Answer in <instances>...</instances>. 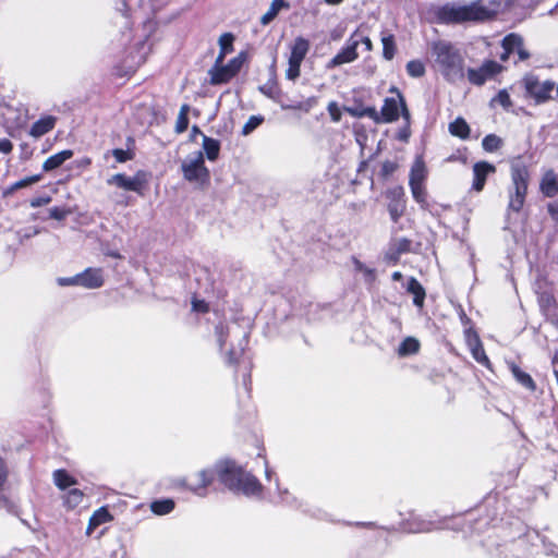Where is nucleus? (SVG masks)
Listing matches in <instances>:
<instances>
[{
    "label": "nucleus",
    "mask_w": 558,
    "mask_h": 558,
    "mask_svg": "<svg viewBox=\"0 0 558 558\" xmlns=\"http://www.w3.org/2000/svg\"><path fill=\"white\" fill-rule=\"evenodd\" d=\"M57 283L60 287H69V286H78L80 287V276L77 274L73 277H59V278H57Z\"/></svg>",
    "instance_id": "49530a36"
},
{
    "label": "nucleus",
    "mask_w": 558,
    "mask_h": 558,
    "mask_svg": "<svg viewBox=\"0 0 558 558\" xmlns=\"http://www.w3.org/2000/svg\"><path fill=\"white\" fill-rule=\"evenodd\" d=\"M363 43L365 44V46H367V48H371V40L368 38H364Z\"/></svg>",
    "instance_id": "774afa93"
},
{
    "label": "nucleus",
    "mask_w": 558,
    "mask_h": 558,
    "mask_svg": "<svg viewBox=\"0 0 558 558\" xmlns=\"http://www.w3.org/2000/svg\"><path fill=\"white\" fill-rule=\"evenodd\" d=\"M433 51L436 68L448 82L456 83L464 77V59L453 46L439 41L434 45Z\"/></svg>",
    "instance_id": "f03ea898"
},
{
    "label": "nucleus",
    "mask_w": 558,
    "mask_h": 558,
    "mask_svg": "<svg viewBox=\"0 0 558 558\" xmlns=\"http://www.w3.org/2000/svg\"><path fill=\"white\" fill-rule=\"evenodd\" d=\"M110 153L114 157L117 162H120V163H123V162H126V161L133 159V154L130 150L116 148V149L111 150Z\"/></svg>",
    "instance_id": "37998d69"
},
{
    "label": "nucleus",
    "mask_w": 558,
    "mask_h": 558,
    "mask_svg": "<svg viewBox=\"0 0 558 558\" xmlns=\"http://www.w3.org/2000/svg\"><path fill=\"white\" fill-rule=\"evenodd\" d=\"M381 43H383L384 57L387 60H391L393 58L395 51H396L393 37L392 36L383 37Z\"/></svg>",
    "instance_id": "a19ab883"
},
{
    "label": "nucleus",
    "mask_w": 558,
    "mask_h": 558,
    "mask_svg": "<svg viewBox=\"0 0 558 558\" xmlns=\"http://www.w3.org/2000/svg\"><path fill=\"white\" fill-rule=\"evenodd\" d=\"M73 157V150L65 149L59 151L45 160L43 163L44 171H52L63 165L66 160Z\"/></svg>",
    "instance_id": "aec40b11"
},
{
    "label": "nucleus",
    "mask_w": 558,
    "mask_h": 558,
    "mask_svg": "<svg viewBox=\"0 0 558 558\" xmlns=\"http://www.w3.org/2000/svg\"><path fill=\"white\" fill-rule=\"evenodd\" d=\"M80 276V287L85 289H98L104 284V272L101 268H87Z\"/></svg>",
    "instance_id": "4468645a"
},
{
    "label": "nucleus",
    "mask_w": 558,
    "mask_h": 558,
    "mask_svg": "<svg viewBox=\"0 0 558 558\" xmlns=\"http://www.w3.org/2000/svg\"><path fill=\"white\" fill-rule=\"evenodd\" d=\"M56 125V118L52 116H45L37 120L35 123H33L29 135L39 138L43 135L50 132Z\"/></svg>",
    "instance_id": "6ab92c4d"
},
{
    "label": "nucleus",
    "mask_w": 558,
    "mask_h": 558,
    "mask_svg": "<svg viewBox=\"0 0 558 558\" xmlns=\"http://www.w3.org/2000/svg\"><path fill=\"white\" fill-rule=\"evenodd\" d=\"M418 349L420 342L415 338L408 337L399 345L398 354L401 356L414 354L418 351Z\"/></svg>",
    "instance_id": "473e14b6"
},
{
    "label": "nucleus",
    "mask_w": 558,
    "mask_h": 558,
    "mask_svg": "<svg viewBox=\"0 0 558 558\" xmlns=\"http://www.w3.org/2000/svg\"><path fill=\"white\" fill-rule=\"evenodd\" d=\"M150 508L154 513L163 515L170 513L174 509V502L171 499L154 501Z\"/></svg>",
    "instance_id": "c9c22d12"
},
{
    "label": "nucleus",
    "mask_w": 558,
    "mask_h": 558,
    "mask_svg": "<svg viewBox=\"0 0 558 558\" xmlns=\"http://www.w3.org/2000/svg\"><path fill=\"white\" fill-rule=\"evenodd\" d=\"M403 189L396 187L388 193V197L391 198V202L388 205V210L391 219L397 222L399 218L403 215L405 209V204L403 201Z\"/></svg>",
    "instance_id": "2eb2a0df"
},
{
    "label": "nucleus",
    "mask_w": 558,
    "mask_h": 558,
    "mask_svg": "<svg viewBox=\"0 0 558 558\" xmlns=\"http://www.w3.org/2000/svg\"><path fill=\"white\" fill-rule=\"evenodd\" d=\"M242 59L233 58L227 64L223 61L218 62L216 59L214 66L208 71L210 83L219 85L229 82L241 69Z\"/></svg>",
    "instance_id": "9d476101"
},
{
    "label": "nucleus",
    "mask_w": 558,
    "mask_h": 558,
    "mask_svg": "<svg viewBox=\"0 0 558 558\" xmlns=\"http://www.w3.org/2000/svg\"><path fill=\"white\" fill-rule=\"evenodd\" d=\"M343 110L355 118L368 117L373 121L379 120V112L374 107L351 106L344 107Z\"/></svg>",
    "instance_id": "b1692460"
},
{
    "label": "nucleus",
    "mask_w": 558,
    "mask_h": 558,
    "mask_svg": "<svg viewBox=\"0 0 558 558\" xmlns=\"http://www.w3.org/2000/svg\"><path fill=\"white\" fill-rule=\"evenodd\" d=\"M216 476V468L214 470L204 469L194 475V480L187 482L185 477H178L173 480V485L177 487H184L197 496L204 497L206 488L213 483Z\"/></svg>",
    "instance_id": "1a4fd4ad"
},
{
    "label": "nucleus",
    "mask_w": 558,
    "mask_h": 558,
    "mask_svg": "<svg viewBox=\"0 0 558 558\" xmlns=\"http://www.w3.org/2000/svg\"><path fill=\"white\" fill-rule=\"evenodd\" d=\"M264 122L263 116H251L242 128V135L246 136Z\"/></svg>",
    "instance_id": "58836bf2"
},
{
    "label": "nucleus",
    "mask_w": 558,
    "mask_h": 558,
    "mask_svg": "<svg viewBox=\"0 0 558 558\" xmlns=\"http://www.w3.org/2000/svg\"><path fill=\"white\" fill-rule=\"evenodd\" d=\"M72 214V210L66 207H52L49 209V216L56 220H63L65 217Z\"/></svg>",
    "instance_id": "c03bdc74"
},
{
    "label": "nucleus",
    "mask_w": 558,
    "mask_h": 558,
    "mask_svg": "<svg viewBox=\"0 0 558 558\" xmlns=\"http://www.w3.org/2000/svg\"><path fill=\"white\" fill-rule=\"evenodd\" d=\"M83 500L84 494L78 488H71L63 495V502L70 509L76 508Z\"/></svg>",
    "instance_id": "c85d7f7f"
},
{
    "label": "nucleus",
    "mask_w": 558,
    "mask_h": 558,
    "mask_svg": "<svg viewBox=\"0 0 558 558\" xmlns=\"http://www.w3.org/2000/svg\"><path fill=\"white\" fill-rule=\"evenodd\" d=\"M449 132L452 136L466 140L470 135V126L463 118H457L449 124Z\"/></svg>",
    "instance_id": "bb28decb"
},
{
    "label": "nucleus",
    "mask_w": 558,
    "mask_h": 558,
    "mask_svg": "<svg viewBox=\"0 0 558 558\" xmlns=\"http://www.w3.org/2000/svg\"><path fill=\"white\" fill-rule=\"evenodd\" d=\"M112 519L111 514L106 508H100L94 512V514L89 519L87 534H92V532L99 525L109 522Z\"/></svg>",
    "instance_id": "a878e982"
},
{
    "label": "nucleus",
    "mask_w": 558,
    "mask_h": 558,
    "mask_svg": "<svg viewBox=\"0 0 558 558\" xmlns=\"http://www.w3.org/2000/svg\"><path fill=\"white\" fill-rule=\"evenodd\" d=\"M52 477L54 485L61 490H65L77 483L76 480L64 470H56Z\"/></svg>",
    "instance_id": "393cba45"
},
{
    "label": "nucleus",
    "mask_w": 558,
    "mask_h": 558,
    "mask_svg": "<svg viewBox=\"0 0 558 558\" xmlns=\"http://www.w3.org/2000/svg\"><path fill=\"white\" fill-rule=\"evenodd\" d=\"M524 199H525L524 197H520V196L511 194L510 201H509V207L515 211H519L524 204Z\"/></svg>",
    "instance_id": "8fccbe9b"
},
{
    "label": "nucleus",
    "mask_w": 558,
    "mask_h": 558,
    "mask_svg": "<svg viewBox=\"0 0 558 558\" xmlns=\"http://www.w3.org/2000/svg\"><path fill=\"white\" fill-rule=\"evenodd\" d=\"M183 178L198 186H205L210 179V172L205 165L204 153L198 150L187 155L181 163Z\"/></svg>",
    "instance_id": "20e7f679"
},
{
    "label": "nucleus",
    "mask_w": 558,
    "mask_h": 558,
    "mask_svg": "<svg viewBox=\"0 0 558 558\" xmlns=\"http://www.w3.org/2000/svg\"><path fill=\"white\" fill-rule=\"evenodd\" d=\"M52 198L49 195L37 196L31 199V206L33 208L41 207L51 203Z\"/></svg>",
    "instance_id": "09e8293b"
},
{
    "label": "nucleus",
    "mask_w": 558,
    "mask_h": 558,
    "mask_svg": "<svg viewBox=\"0 0 558 558\" xmlns=\"http://www.w3.org/2000/svg\"><path fill=\"white\" fill-rule=\"evenodd\" d=\"M343 0H325L326 3L328 4H331V5H336V4H339L341 3Z\"/></svg>",
    "instance_id": "69168bd1"
},
{
    "label": "nucleus",
    "mask_w": 558,
    "mask_h": 558,
    "mask_svg": "<svg viewBox=\"0 0 558 558\" xmlns=\"http://www.w3.org/2000/svg\"><path fill=\"white\" fill-rule=\"evenodd\" d=\"M427 178V169L422 158H416L410 171L409 185L424 184Z\"/></svg>",
    "instance_id": "412c9836"
},
{
    "label": "nucleus",
    "mask_w": 558,
    "mask_h": 558,
    "mask_svg": "<svg viewBox=\"0 0 558 558\" xmlns=\"http://www.w3.org/2000/svg\"><path fill=\"white\" fill-rule=\"evenodd\" d=\"M192 307H193V311L195 312H201V313H205L208 311V305L206 302H204L203 300H196L194 299L192 301Z\"/></svg>",
    "instance_id": "864d4df0"
},
{
    "label": "nucleus",
    "mask_w": 558,
    "mask_h": 558,
    "mask_svg": "<svg viewBox=\"0 0 558 558\" xmlns=\"http://www.w3.org/2000/svg\"><path fill=\"white\" fill-rule=\"evenodd\" d=\"M502 65L494 60H486L478 68H470L466 71L468 81L476 86L484 85L487 81L496 77L501 71Z\"/></svg>",
    "instance_id": "9b49d317"
},
{
    "label": "nucleus",
    "mask_w": 558,
    "mask_h": 558,
    "mask_svg": "<svg viewBox=\"0 0 558 558\" xmlns=\"http://www.w3.org/2000/svg\"><path fill=\"white\" fill-rule=\"evenodd\" d=\"M216 476L229 489L243 493L246 496H258L263 489L255 476L230 460L216 464Z\"/></svg>",
    "instance_id": "f257e3e1"
},
{
    "label": "nucleus",
    "mask_w": 558,
    "mask_h": 558,
    "mask_svg": "<svg viewBox=\"0 0 558 558\" xmlns=\"http://www.w3.org/2000/svg\"><path fill=\"white\" fill-rule=\"evenodd\" d=\"M234 36L230 33H225L219 37L220 52L216 59L218 62L223 61L225 57L233 50Z\"/></svg>",
    "instance_id": "c756f323"
},
{
    "label": "nucleus",
    "mask_w": 558,
    "mask_h": 558,
    "mask_svg": "<svg viewBox=\"0 0 558 558\" xmlns=\"http://www.w3.org/2000/svg\"><path fill=\"white\" fill-rule=\"evenodd\" d=\"M5 480V470L2 460L0 459V486L3 484Z\"/></svg>",
    "instance_id": "bf43d9fd"
},
{
    "label": "nucleus",
    "mask_w": 558,
    "mask_h": 558,
    "mask_svg": "<svg viewBox=\"0 0 558 558\" xmlns=\"http://www.w3.org/2000/svg\"><path fill=\"white\" fill-rule=\"evenodd\" d=\"M92 163V160L89 158H83L81 161H80V166L82 167H88L89 165Z\"/></svg>",
    "instance_id": "680f3d73"
},
{
    "label": "nucleus",
    "mask_w": 558,
    "mask_h": 558,
    "mask_svg": "<svg viewBox=\"0 0 558 558\" xmlns=\"http://www.w3.org/2000/svg\"><path fill=\"white\" fill-rule=\"evenodd\" d=\"M408 291L414 295V304L418 307H422L425 299V290L415 278H411L409 280Z\"/></svg>",
    "instance_id": "cd10ccee"
},
{
    "label": "nucleus",
    "mask_w": 558,
    "mask_h": 558,
    "mask_svg": "<svg viewBox=\"0 0 558 558\" xmlns=\"http://www.w3.org/2000/svg\"><path fill=\"white\" fill-rule=\"evenodd\" d=\"M391 93H396L393 97H387L384 101V106L379 113V120L375 121L376 123H390L396 121L400 114L408 121L410 118V113L407 109L404 99L402 95L396 89L391 88Z\"/></svg>",
    "instance_id": "6e6552de"
},
{
    "label": "nucleus",
    "mask_w": 558,
    "mask_h": 558,
    "mask_svg": "<svg viewBox=\"0 0 558 558\" xmlns=\"http://www.w3.org/2000/svg\"><path fill=\"white\" fill-rule=\"evenodd\" d=\"M310 50V41L304 37H296L290 46V54L288 59V69L286 77L295 81L301 73V64Z\"/></svg>",
    "instance_id": "423d86ee"
},
{
    "label": "nucleus",
    "mask_w": 558,
    "mask_h": 558,
    "mask_svg": "<svg viewBox=\"0 0 558 558\" xmlns=\"http://www.w3.org/2000/svg\"><path fill=\"white\" fill-rule=\"evenodd\" d=\"M495 171H496V168L492 163H488L486 161L476 162L473 166V174H474L473 184H472L473 190H475L476 192H481L484 189L486 178L489 174L494 173Z\"/></svg>",
    "instance_id": "ddd939ff"
},
{
    "label": "nucleus",
    "mask_w": 558,
    "mask_h": 558,
    "mask_svg": "<svg viewBox=\"0 0 558 558\" xmlns=\"http://www.w3.org/2000/svg\"><path fill=\"white\" fill-rule=\"evenodd\" d=\"M228 333H229V330H228L227 326L220 324L216 327V336H217V341L219 343L220 349L223 348L225 340L228 337Z\"/></svg>",
    "instance_id": "de8ad7c7"
},
{
    "label": "nucleus",
    "mask_w": 558,
    "mask_h": 558,
    "mask_svg": "<svg viewBox=\"0 0 558 558\" xmlns=\"http://www.w3.org/2000/svg\"><path fill=\"white\" fill-rule=\"evenodd\" d=\"M359 40H351L341 51H339L328 63L327 68L339 66L344 63L353 62L357 58L356 48Z\"/></svg>",
    "instance_id": "dca6fc26"
},
{
    "label": "nucleus",
    "mask_w": 558,
    "mask_h": 558,
    "mask_svg": "<svg viewBox=\"0 0 558 558\" xmlns=\"http://www.w3.org/2000/svg\"><path fill=\"white\" fill-rule=\"evenodd\" d=\"M493 14V11L486 8L482 1L446 7L442 10V17L452 23L482 22L490 19Z\"/></svg>",
    "instance_id": "7ed1b4c3"
},
{
    "label": "nucleus",
    "mask_w": 558,
    "mask_h": 558,
    "mask_svg": "<svg viewBox=\"0 0 558 558\" xmlns=\"http://www.w3.org/2000/svg\"><path fill=\"white\" fill-rule=\"evenodd\" d=\"M434 529L432 522H421L418 526L416 527H413L411 529L412 532L414 533H420V532H429Z\"/></svg>",
    "instance_id": "5fc2aeb1"
},
{
    "label": "nucleus",
    "mask_w": 558,
    "mask_h": 558,
    "mask_svg": "<svg viewBox=\"0 0 558 558\" xmlns=\"http://www.w3.org/2000/svg\"><path fill=\"white\" fill-rule=\"evenodd\" d=\"M511 178L514 187L513 195L525 198L529 178L527 169L521 165H513L511 168Z\"/></svg>",
    "instance_id": "f8f14e48"
},
{
    "label": "nucleus",
    "mask_w": 558,
    "mask_h": 558,
    "mask_svg": "<svg viewBox=\"0 0 558 558\" xmlns=\"http://www.w3.org/2000/svg\"><path fill=\"white\" fill-rule=\"evenodd\" d=\"M149 179L150 174L144 170L136 171L132 177L120 172L108 177L106 184L118 190L134 192L143 195L148 185Z\"/></svg>",
    "instance_id": "39448f33"
},
{
    "label": "nucleus",
    "mask_w": 558,
    "mask_h": 558,
    "mask_svg": "<svg viewBox=\"0 0 558 558\" xmlns=\"http://www.w3.org/2000/svg\"><path fill=\"white\" fill-rule=\"evenodd\" d=\"M502 141L495 134H489L484 137L482 146L486 151L493 153L500 148Z\"/></svg>",
    "instance_id": "4c0bfd02"
},
{
    "label": "nucleus",
    "mask_w": 558,
    "mask_h": 558,
    "mask_svg": "<svg viewBox=\"0 0 558 558\" xmlns=\"http://www.w3.org/2000/svg\"><path fill=\"white\" fill-rule=\"evenodd\" d=\"M468 347L473 355V357L481 364L488 365L489 361L487 355L485 354L483 344L475 332L468 331L465 333Z\"/></svg>",
    "instance_id": "a211bd4d"
},
{
    "label": "nucleus",
    "mask_w": 558,
    "mask_h": 558,
    "mask_svg": "<svg viewBox=\"0 0 558 558\" xmlns=\"http://www.w3.org/2000/svg\"><path fill=\"white\" fill-rule=\"evenodd\" d=\"M401 278H402L401 272L396 271V272H393V274H392V279H393L395 281H399Z\"/></svg>",
    "instance_id": "e2e57ef3"
},
{
    "label": "nucleus",
    "mask_w": 558,
    "mask_h": 558,
    "mask_svg": "<svg viewBox=\"0 0 558 558\" xmlns=\"http://www.w3.org/2000/svg\"><path fill=\"white\" fill-rule=\"evenodd\" d=\"M316 105V98L312 97L308 98L305 102L299 105L296 108L303 109L305 111H308L311 108H313Z\"/></svg>",
    "instance_id": "4d7b16f0"
},
{
    "label": "nucleus",
    "mask_w": 558,
    "mask_h": 558,
    "mask_svg": "<svg viewBox=\"0 0 558 558\" xmlns=\"http://www.w3.org/2000/svg\"><path fill=\"white\" fill-rule=\"evenodd\" d=\"M502 48L511 53L517 52L521 61L530 58L529 51L523 47V38L518 34L507 35L502 39Z\"/></svg>",
    "instance_id": "f3484780"
},
{
    "label": "nucleus",
    "mask_w": 558,
    "mask_h": 558,
    "mask_svg": "<svg viewBox=\"0 0 558 558\" xmlns=\"http://www.w3.org/2000/svg\"><path fill=\"white\" fill-rule=\"evenodd\" d=\"M411 193L413 198L421 205L422 208L427 207V192L425 184H411Z\"/></svg>",
    "instance_id": "f704fd0d"
},
{
    "label": "nucleus",
    "mask_w": 558,
    "mask_h": 558,
    "mask_svg": "<svg viewBox=\"0 0 558 558\" xmlns=\"http://www.w3.org/2000/svg\"><path fill=\"white\" fill-rule=\"evenodd\" d=\"M264 466H265V476L267 480H270L274 472L272 470L269 468L268 465V461L266 459H264Z\"/></svg>",
    "instance_id": "13d9d810"
},
{
    "label": "nucleus",
    "mask_w": 558,
    "mask_h": 558,
    "mask_svg": "<svg viewBox=\"0 0 558 558\" xmlns=\"http://www.w3.org/2000/svg\"><path fill=\"white\" fill-rule=\"evenodd\" d=\"M541 190L548 197H553L558 193V181L553 170H548L544 173Z\"/></svg>",
    "instance_id": "4be33fe9"
},
{
    "label": "nucleus",
    "mask_w": 558,
    "mask_h": 558,
    "mask_svg": "<svg viewBox=\"0 0 558 558\" xmlns=\"http://www.w3.org/2000/svg\"><path fill=\"white\" fill-rule=\"evenodd\" d=\"M189 111H190V106L189 105H182L181 106L180 112H179L178 118H177V123H175V131H177V133H183L187 129V125H189V118H187Z\"/></svg>",
    "instance_id": "e433bc0d"
},
{
    "label": "nucleus",
    "mask_w": 558,
    "mask_h": 558,
    "mask_svg": "<svg viewBox=\"0 0 558 558\" xmlns=\"http://www.w3.org/2000/svg\"><path fill=\"white\" fill-rule=\"evenodd\" d=\"M13 149V144L7 140V138H3V140H0V151L3 153V154H9L11 153Z\"/></svg>",
    "instance_id": "6e6d98bb"
},
{
    "label": "nucleus",
    "mask_w": 558,
    "mask_h": 558,
    "mask_svg": "<svg viewBox=\"0 0 558 558\" xmlns=\"http://www.w3.org/2000/svg\"><path fill=\"white\" fill-rule=\"evenodd\" d=\"M510 368H511L512 375L518 380V383H520L523 387H525V388H527L530 390H534L535 389L534 380L532 379V377L527 373L521 371L514 364H511Z\"/></svg>",
    "instance_id": "2f4dec72"
},
{
    "label": "nucleus",
    "mask_w": 558,
    "mask_h": 558,
    "mask_svg": "<svg viewBox=\"0 0 558 558\" xmlns=\"http://www.w3.org/2000/svg\"><path fill=\"white\" fill-rule=\"evenodd\" d=\"M283 0H272L268 11L260 17V23L267 25L270 23L283 8Z\"/></svg>",
    "instance_id": "72a5a7b5"
},
{
    "label": "nucleus",
    "mask_w": 558,
    "mask_h": 558,
    "mask_svg": "<svg viewBox=\"0 0 558 558\" xmlns=\"http://www.w3.org/2000/svg\"><path fill=\"white\" fill-rule=\"evenodd\" d=\"M235 361H236V359L233 356V354H232V353H229V355H228V362L233 363V362H235Z\"/></svg>",
    "instance_id": "338daca9"
},
{
    "label": "nucleus",
    "mask_w": 558,
    "mask_h": 558,
    "mask_svg": "<svg viewBox=\"0 0 558 558\" xmlns=\"http://www.w3.org/2000/svg\"><path fill=\"white\" fill-rule=\"evenodd\" d=\"M407 71L412 77H421L425 73V66L421 61L412 60L408 62Z\"/></svg>",
    "instance_id": "ea45409f"
},
{
    "label": "nucleus",
    "mask_w": 558,
    "mask_h": 558,
    "mask_svg": "<svg viewBox=\"0 0 558 558\" xmlns=\"http://www.w3.org/2000/svg\"><path fill=\"white\" fill-rule=\"evenodd\" d=\"M101 250L105 255L110 256L112 258H122V255L120 254L118 248H112L106 245L105 243L101 244Z\"/></svg>",
    "instance_id": "603ef678"
},
{
    "label": "nucleus",
    "mask_w": 558,
    "mask_h": 558,
    "mask_svg": "<svg viewBox=\"0 0 558 558\" xmlns=\"http://www.w3.org/2000/svg\"><path fill=\"white\" fill-rule=\"evenodd\" d=\"M354 269L359 272H362L367 279L373 280L375 278L374 269L367 267L359 259H353Z\"/></svg>",
    "instance_id": "79ce46f5"
},
{
    "label": "nucleus",
    "mask_w": 558,
    "mask_h": 558,
    "mask_svg": "<svg viewBox=\"0 0 558 558\" xmlns=\"http://www.w3.org/2000/svg\"><path fill=\"white\" fill-rule=\"evenodd\" d=\"M40 180H41V175H39V174L26 177L20 181H16L12 185H10L8 189H5L3 192V196H9V195L13 194L15 191H17L20 189L27 187L32 184H35V183L39 182Z\"/></svg>",
    "instance_id": "7c9ffc66"
},
{
    "label": "nucleus",
    "mask_w": 558,
    "mask_h": 558,
    "mask_svg": "<svg viewBox=\"0 0 558 558\" xmlns=\"http://www.w3.org/2000/svg\"><path fill=\"white\" fill-rule=\"evenodd\" d=\"M511 52H508L507 50L504 51V53L500 56V59L502 61H507Z\"/></svg>",
    "instance_id": "0e129e2a"
},
{
    "label": "nucleus",
    "mask_w": 558,
    "mask_h": 558,
    "mask_svg": "<svg viewBox=\"0 0 558 558\" xmlns=\"http://www.w3.org/2000/svg\"><path fill=\"white\" fill-rule=\"evenodd\" d=\"M522 84L526 95L531 97L535 104H543L549 100L556 86L554 81H539L538 77L533 74L525 75L522 80Z\"/></svg>",
    "instance_id": "0eeeda50"
},
{
    "label": "nucleus",
    "mask_w": 558,
    "mask_h": 558,
    "mask_svg": "<svg viewBox=\"0 0 558 558\" xmlns=\"http://www.w3.org/2000/svg\"><path fill=\"white\" fill-rule=\"evenodd\" d=\"M203 135V150L209 161H215L219 157L220 143L218 140Z\"/></svg>",
    "instance_id": "5701e85b"
},
{
    "label": "nucleus",
    "mask_w": 558,
    "mask_h": 558,
    "mask_svg": "<svg viewBox=\"0 0 558 558\" xmlns=\"http://www.w3.org/2000/svg\"><path fill=\"white\" fill-rule=\"evenodd\" d=\"M277 488L281 499L288 502V499L286 498V496L288 495V489H281L279 485H277Z\"/></svg>",
    "instance_id": "052dcab7"
},
{
    "label": "nucleus",
    "mask_w": 558,
    "mask_h": 558,
    "mask_svg": "<svg viewBox=\"0 0 558 558\" xmlns=\"http://www.w3.org/2000/svg\"><path fill=\"white\" fill-rule=\"evenodd\" d=\"M327 110H328L330 118L333 122H339L341 120L342 112L336 101H330L327 106Z\"/></svg>",
    "instance_id": "a18cd8bd"
},
{
    "label": "nucleus",
    "mask_w": 558,
    "mask_h": 558,
    "mask_svg": "<svg viewBox=\"0 0 558 558\" xmlns=\"http://www.w3.org/2000/svg\"><path fill=\"white\" fill-rule=\"evenodd\" d=\"M496 101H498L502 107L508 108L511 105L510 96L506 90H500L496 96Z\"/></svg>",
    "instance_id": "3c124183"
}]
</instances>
